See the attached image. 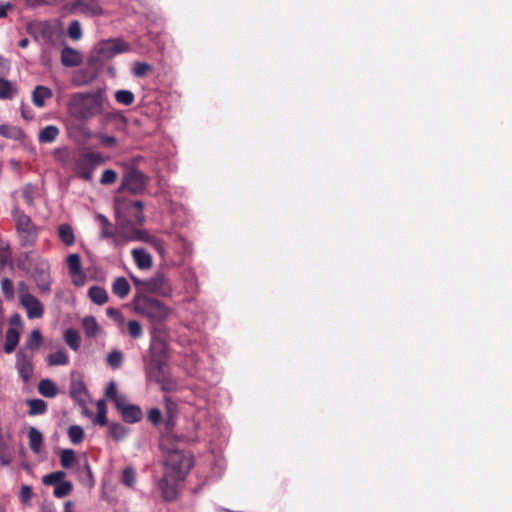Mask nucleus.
Wrapping results in <instances>:
<instances>
[{
	"mask_svg": "<svg viewBox=\"0 0 512 512\" xmlns=\"http://www.w3.org/2000/svg\"><path fill=\"white\" fill-rule=\"evenodd\" d=\"M43 338L41 332L37 329L32 330L29 337L25 343V349L31 350L30 353H33L34 350L38 349L42 344Z\"/></svg>",
	"mask_w": 512,
	"mask_h": 512,
	"instance_id": "obj_37",
	"label": "nucleus"
},
{
	"mask_svg": "<svg viewBox=\"0 0 512 512\" xmlns=\"http://www.w3.org/2000/svg\"><path fill=\"white\" fill-rule=\"evenodd\" d=\"M29 438V447L34 453H39L42 443H43V435L42 433L36 429L35 427H30L28 431Z\"/></svg>",
	"mask_w": 512,
	"mask_h": 512,
	"instance_id": "obj_28",
	"label": "nucleus"
},
{
	"mask_svg": "<svg viewBox=\"0 0 512 512\" xmlns=\"http://www.w3.org/2000/svg\"><path fill=\"white\" fill-rule=\"evenodd\" d=\"M131 254L139 269L146 270L152 267V256L145 249L135 248Z\"/></svg>",
	"mask_w": 512,
	"mask_h": 512,
	"instance_id": "obj_16",
	"label": "nucleus"
},
{
	"mask_svg": "<svg viewBox=\"0 0 512 512\" xmlns=\"http://www.w3.org/2000/svg\"><path fill=\"white\" fill-rule=\"evenodd\" d=\"M112 292L121 299L128 296L130 292V284L125 277H118L112 284Z\"/></svg>",
	"mask_w": 512,
	"mask_h": 512,
	"instance_id": "obj_26",
	"label": "nucleus"
},
{
	"mask_svg": "<svg viewBox=\"0 0 512 512\" xmlns=\"http://www.w3.org/2000/svg\"><path fill=\"white\" fill-rule=\"evenodd\" d=\"M33 194H34V188L31 184H27L22 189V195L27 203V205L31 206L33 205Z\"/></svg>",
	"mask_w": 512,
	"mask_h": 512,
	"instance_id": "obj_53",
	"label": "nucleus"
},
{
	"mask_svg": "<svg viewBox=\"0 0 512 512\" xmlns=\"http://www.w3.org/2000/svg\"><path fill=\"white\" fill-rule=\"evenodd\" d=\"M39 393L48 398H53L58 394L56 384L50 379H42L38 384Z\"/></svg>",
	"mask_w": 512,
	"mask_h": 512,
	"instance_id": "obj_29",
	"label": "nucleus"
},
{
	"mask_svg": "<svg viewBox=\"0 0 512 512\" xmlns=\"http://www.w3.org/2000/svg\"><path fill=\"white\" fill-rule=\"evenodd\" d=\"M33 353L20 349L16 353V370L24 383H28L33 374Z\"/></svg>",
	"mask_w": 512,
	"mask_h": 512,
	"instance_id": "obj_11",
	"label": "nucleus"
},
{
	"mask_svg": "<svg viewBox=\"0 0 512 512\" xmlns=\"http://www.w3.org/2000/svg\"><path fill=\"white\" fill-rule=\"evenodd\" d=\"M0 135L12 140H22L25 137L21 128L7 124L0 125Z\"/></svg>",
	"mask_w": 512,
	"mask_h": 512,
	"instance_id": "obj_25",
	"label": "nucleus"
},
{
	"mask_svg": "<svg viewBox=\"0 0 512 512\" xmlns=\"http://www.w3.org/2000/svg\"><path fill=\"white\" fill-rule=\"evenodd\" d=\"M181 481L176 477L172 478L163 473L162 478L158 482V489L164 501L172 502L177 498L178 487Z\"/></svg>",
	"mask_w": 512,
	"mask_h": 512,
	"instance_id": "obj_13",
	"label": "nucleus"
},
{
	"mask_svg": "<svg viewBox=\"0 0 512 512\" xmlns=\"http://www.w3.org/2000/svg\"><path fill=\"white\" fill-rule=\"evenodd\" d=\"M17 94V88L14 83L4 78V74L0 72V99L8 100L14 98Z\"/></svg>",
	"mask_w": 512,
	"mask_h": 512,
	"instance_id": "obj_21",
	"label": "nucleus"
},
{
	"mask_svg": "<svg viewBox=\"0 0 512 512\" xmlns=\"http://www.w3.org/2000/svg\"><path fill=\"white\" fill-rule=\"evenodd\" d=\"M105 95L101 89L92 92H76L67 104L69 115L81 122H87L104 111Z\"/></svg>",
	"mask_w": 512,
	"mask_h": 512,
	"instance_id": "obj_1",
	"label": "nucleus"
},
{
	"mask_svg": "<svg viewBox=\"0 0 512 512\" xmlns=\"http://www.w3.org/2000/svg\"><path fill=\"white\" fill-rule=\"evenodd\" d=\"M82 327L86 336L89 338H95L99 332V325L93 316L84 317Z\"/></svg>",
	"mask_w": 512,
	"mask_h": 512,
	"instance_id": "obj_34",
	"label": "nucleus"
},
{
	"mask_svg": "<svg viewBox=\"0 0 512 512\" xmlns=\"http://www.w3.org/2000/svg\"><path fill=\"white\" fill-rule=\"evenodd\" d=\"M22 257L33 266L32 275L39 290L42 293H50L52 279L49 261L38 255L34 256L31 252L24 253Z\"/></svg>",
	"mask_w": 512,
	"mask_h": 512,
	"instance_id": "obj_6",
	"label": "nucleus"
},
{
	"mask_svg": "<svg viewBox=\"0 0 512 512\" xmlns=\"http://www.w3.org/2000/svg\"><path fill=\"white\" fill-rule=\"evenodd\" d=\"M72 490L73 485L70 481H62L56 485L53 494L56 498H63L70 495Z\"/></svg>",
	"mask_w": 512,
	"mask_h": 512,
	"instance_id": "obj_44",
	"label": "nucleus"
},
{
	"mask_svg": "<svg viewBox=\"0 0 512 512\" xmlns=\"http://www.w3.org/2000/svg\"><path fill=\"white\" fill-rule=\"evenodd\" d=\"M96 66H79L71 76V82L74 86L80 87L92 83L98 77Z\"/></svg>",
	"mask_w": 512,
	"mask_h": 512,
	"instance_id": "obj_14",
	"label": "nucleus"
},
{
	"mask_svg": "<svg viewBox=\"0 0 512 512\" xmlns=\"http://www.w3.org/2000/svg\"><path fill=\"white\" fill-rule=\"evenodd\" d=\"M74 279H73V283L80 287V286H83L85 281H86V276L83 272H80V274H76L74 275Z\"/></svg>",
	"mask_w": 512,
	"mask_h": 512,
	"instance_id": "obj_62",
	"label": "nucleus"
},
{
	"mask_svg": "<svg viewBox=\"0 0 512 512\" xmlns=\"http://www.w3.org/2000/svg\"><path fill=\"white\" fill-rule=\"evenodd\" d=\"M120 413L123 417V420L127 423L139 422L143 417L141 408L134 404H129L127 407L123 408Z\"/></svg>",
	"mask_w": 512,
	"mask_h": 512,
	"instance_id": "obj_18",
	"label": "nucleus"
},
{
	"mask_svg": "<svg viewBox=\"0 0 512 512\" xmlns=\"http://www.w3.org/2000/svg\"><path fill=\"white\" fill-rule=\"evenodd\" d=\"M105 158L98 152H86L76 161V170L80 178L91 181L95 167L104 163Z\"/></svg>",
	"mask_w": 512,
	"mask_h": 512,
	"instance_id": "obj_8",
	"label": "nucleus"
},
{
	"mask_svg": "<svg viewBox=\"0 0 512 512\" xmlns=\"http://www.w3.org/2000/svg\"><path fill=\"white\" fill-rule=\"evenodd\" d=\"M58 236L66 246H72L75 242L73 229L67 223L61 224L58 227Z\"/></svg>",
	"mask_w": 512,
	"mask_h": 512,
	"instance_id": "obj_32",
	"label": "nucleus"
},
{
	"mask_svg": "<svg viewBox=\"0 0 512 512\" xmlns=\"http://www.w3.org/2000/svg\"><path fill=\"white\" fill-rule=\"evenodd\" d=\"M52 91L50 88L42 85H38L32 92V102L36 107H43L45 100L52 97Z\"/></svg>",
	"mask_w": 512,
	"mask_h": 512,
	"instance_id": "obj_17",
	"label": "nucleus"
},
{
	"mask_svg": "<svg viewBox=\"0 0 512 512\" xmlns=\"http://www.w3.org/2000/svg\"><path fill=\"white\" fill-rule=\"evenodd\" d=\"M118 227L121 231V233L126 237L127 240H143L144 239V232L137 230L132 227V225L129 222L121 221L118 224Z\"/></svg>",
	"mask_w": 512,
	"mask_h": 512,
	"instance_id": "obj_23",
	"label": "nucleus"
},
{
	"mask_svg": "<svg viewBox=\"0 0 512 512\" xmlns=\"http://www.w3.org/2000/svg\"><path fill=\"white\" fill-rule=\"evenodd\" d=\"M99 140L101 145L107 148L114 147L117 144V139L114 136L99 135Z\"/></svg>",
	"mask_w": 512,
	"mask_h": 512,
	"instance_id": "obj_55",
	"label": "nucleus"
},
{
	"mask_svg": "<svg viewBox=\"0 0 512 512\" xmlns=\"http://www.w3.org/2000/svg\"><path fill=\"white\" fill-rule=\"evenodd\" d=\"M132 302L135 312L145 316L152 323H161L170 314V309L163 302L148 295L135 293Z\"/></svg>",
	"mask_w": 512,
	"mask_h": 512,
	"instance_id": "obj_2",
	"label": "nucleus"
},
{
	"mask_svg": "<svg viewBox=\"0 0 512 512\" xmlns=\"http://www.w3.org/2000/svg\"><path fill=\"white\" fill-rule=\"evenodd\" d=\"M106 313L109 317L115 319V320H119L122 318V315L121 313L119 312V310L113 308V307H109L107 308L106 310Z\"/></svg>",
	"mask_w": 512,
	"mask_h": 512,
	"instance_id": "obj_63",
	"label": "nucleus"
},
{
	"mask_svg": "<svg viewBox=\"0 0 512 512\" xmlns=\"http://www.w3.org/2000/svg\"><path fill=\"white\" fill-rule=\"evenodd\" d=\"M70 396L79 403H85L87 390L81 380H72L70 384Z\"/></svg>",
	"mask_w": 512,
	"mask_h": 512,
	"instance_id": "obj_20",
	"label": "nucleus"
},
{
	"mask_svg": "<svg viewBox=\"0 0 512 512\" xmlns=\"http://www.w3.org/2000/svg\"><path fill=\"white\" fill-rule=\"evenodd\" d=\"M117 173L112 169H107L103 171L102 177L100 179L101 184L109 185L116 181Z\"/></svg>",
	"mask_w": 512,
	"mask_h": 512,
	"instance_id": "obj_52",
	"label": "nucleus"
},
{
	"mask_svg": "<svg viewBox=\"0 0 512 512\" xmlns=\"http://www.w3.org/2000/svg\"><path fill=\"white\" fill-rule=\"evenodd\" d=\"M151 69V66H134L132 70V74L135 77L141 78L144 77Z\"/></svg>",
	"mask_w": 512,
	"mask_h": 512,
	"instance_id": "obj_59",
	"label": "nucleus"
},
{
	"mask_svg": "<svg viewBox=\"0 0 512 512\" xmlns=\"http://www.w3.org/2000/svg\"><path fill=\"white\" fill-rule=\"evenodd\" d=\"M148 181L149 178L144 173L135 168H129L122 177L119 191L127 190L131 194H141L145 190Z\"/></svg>",
	"mask_w": 512,
	"mask_h": 512,
	"instance_id": "obj_10",
	"label": "nucleus"
},
{
	"mask_svg": "<svg viewBox=\"0 0 512 512\" xmlns=\"http://www.w3.org/2000/svg\"><path fill=\"white\" fill-rule=\"evenodd\" d=\"M161 418H162V413L161 411L158 409V408H152L149 410L148 412V420L153 424V425H158L161 421Z\"/></svg>",
	"mask_w": 512,
	"mask_h": 512,
	"instance_id": "obj_54",
	"label": "nucleus"
},
{
	"mask_svg": "<svg viewBox=\"0 0 512 512\" xmlns=\"http://www.w3.org/2000/svg\"><path fill=\"white\" fill-rule=\"evenodd\" d=\"M78 473L82 483L87 484L89 486L94 485L95 480L86 456L83 457L82 463L78 462Z\"/></svg>",
	"mask_w": 512,
	"mask_h": 512,
	"instance_id": "obj_19",
	"label": "nucleus"
},
{
	"mask_svg": "<svg viewBox=\"0 0 512 512\" xmlns=\"http://www.w3.org/2000/svg\"><path fill=\"white\" fill-rule=\"evenodd\" d=\"M149 374L157 383L164 385L166 375L164 371V364L160 360L152 361ZM162 388L165 389V386H162Z\"/></svg>",
	"mask_w": 512,
	"mask_h": 512,
	"instance_id": "obj_24",
	"label": "nucleus"
},
{
	"mask_svg": "<svg viewBox=\"0 0 512 512\" xmlns=\"http://www.w3.org/2000/svg\"><path fill=\"white\" fill-rule=\"evenodd\" d=\"M1 290H2L3 295L6 298H8V299L13 298V295H14L13 283H12V281L9 278H3L2 279V281H1Z\"/></svg>",
	"mask_w": 512,
	"mask_h": 512,
	"instance_id": "obj_51",
	"label": "nucleus"
},
{
	"mask_svg": "<svg viewBox=\"0 0 512 512\" xmlns=\"http://www.w3.org/2000/svg\"><path fill=\"white\" fill-rule=\"evenodd\" d=\"M11 215L15 222V229L20 247H34L38 240L40 227L36 226L32 219L18 207L13 208Z\"/></svg>",
	"mask_w": 512,
	"mask_h": 512,
	"instance_id": "obj_3",
	"label": "nucleus"
},
{
	"mask_svg": "<svg viewBox=\"0 0 512 512\" xmlns=\"http://www.w3.org/2000/svg\"><path fill=\"white\" fill-rule=\"evenodd\" d=\"M97 219L102 225L100 237L102 239L114 237L113 226H112L111 222L108 220V218L106 216H104L103 214H98Z\"/></svg>",
	"mask_w": 512,
	"mask_h": 512,
	"instance_id": "obj_39",
	"label": "nucleus"
},
{
	"mask_svg": "<svg viewBox=\"0 0 512 512\" xmlns=\"http://www.w3.org/2000/svg\"><path fill=\"white\" fill-rule=\"evenodd\" d=\"M64 340L66 344L73 350L78 351L80 348L79 332L73 328H69L64 332Z\"/></svg>",
	"mask_w": 512,
	"mask_h": 512,
	"instance_id": "obj_36",
	"label": "nucleus"
},
{
	"mask_svg": "<svg viewBox=\"0 0 512 512\" xmlns=\"http://www.w3.org/2000/svg\"><path fill=\"white\" fill-rule=\"evenodd\" d=\"M59 135V129L55 125H48L40 130L38 139L40 143H51Z\"/></svg>",
	"mask_w": 512,
	"mask_h": 512,
	"instance_id": "obj_33",
	"label": "nucleus"
},
{
	"mask_svg": "<svg viewBox=\"0 0 512 512\" xmlns=\"http://www.w3.org/2000/svg\"><path fill=\"white\" fill-rule=\"evenodd\" d=\"M29 33L37 40L43 43H54L59 36L57 24L51 21H34L28 25Z\"/></svg>",
	"mask_w": 512,
	"mask_h": 512,
	"instance_id": "obj_9",
	"label": "nucleus"
},
{
	"mask_svg": "<svg viewBox=\"0 0 512 512\" xmlns=\"http://www.w3.org/2000/svg\"><path fill=\"white\" fill-rule=\"evenodd\" d=\"M42 482L44 485H58L59 484L51 473L45 475L42 479Z\"/></svg>",
	"mask_w": 512,
	"mask_h": 512,
	"instance_id": "obj_64",
	"label": "nucleus"
},
{
	"mask_svg": "<svg viewBox=\"0 0 512 512\" xmlns=\"http://www.w3.org/2000/svg\"><path fill=\"white\" fill-rule=\"evenodd\" d=\"M26 404L29 406L28 414L30 416L42 415L48 409L47 403L42 399H27Z\"/></svg>",
	"mask_w": 512,
	"mask_h": 512,
	"instance_id": "obj_31",
	"label": "nucleus"
},
{
	"mask_svg": "<svg viewBox=\"0 0 512 512\" xmlns=\"http://www.w3.org/2000/svg\"><path fill=\"white\" fill-rule=\"evenodd\" d=\"M116 409L121 412L123 408L127 407L129 403L127 402L126 396L123 394H119L114 400H113Z\"/></svg>",
	"mask_w": 512,
	"mask_h": 512,
	"instance_id": "obj_58",
	"label": "nucleus"
},
{
	"mask_svg": "<svg viewBox=\"0 0 512 512\" xmlns=\"http://www.w3.org/2000/svg\"><path fill=\"white\" fill-rule=\"evenodd\" d=\"M70 11L90 17L100 16L104 13L98 0H74L70 3Z\"/></svg>",
	"mask_w": 512,
	"mask_h": 512,
	"instance_id": "obj_12",
	"label": "nucleus"
},
{
	"mask_svg": "<svg viewBox=\"0 0 512 512\" xmlns=\"http://www.w3.org/2000/svg\"><path fill=\"white\" fill-rule=\"evenodd\" d=\"M18 294H19L20 301L22 299H24L26 297V295H32L29 292V286L23 281L18 283Z\"/></svg>",
	"mask_w": 512,
	"mask_h": 512,
	"instance_id": "obj_60",
	"label": "nucleus"
},
{
	"mask_svg": "<svg viewBox=\"0 0 512 512\" xmlns=\"http://www.w3.org/2000/svg\"><path fill=\"white\" fill-rule=\"evenodd\" d=\"M47 363L50 366L67 365L69 363L68 354L64 349H60L48 355Z\"/></svg>",
	"mask_w": 512,
	"mask_h": 512,
	"instance_id": "obj_35",
	"label": "nucleus"
},
{
	"mask_svg": "<svg viewBox=\"0 0 512 512\" xmlns=\"http://www.w3.org/2000/svg\"><path fill=\"white\" fill-rule=\"evenodd\" d=\"M20 339V333L13 327H10L6 331V340L4 344V352L6 354H11L17 347Z\"/></svg>",
	"mask_w": 512,
	"mask_h": 512,
	"instance_id": "obj_22",
	"label": "nucleus"
},
{
	"mask_svg": "<svg viewBox=\"0 0 512 512\" xmlns=\"http://www.w3.org/2000/svg\"><path fill=\"white\" fill-rule=\"evenodd\" d=\"M20 304L26 309L29 319H38L43 316V305L34 295H26Z\"/></svg>",
	"mask_w": 512,
	"mask_h": 512,
	"instance_id": "obj_15",
	"label": "nucleus"
},
{
	"mask_svg": "<svg viewBox=\"0 0 512 512\" xmlns=\"http://www.w3.org/2000/svg\"><path fill=\"white\" fill-rule=\"evenodd\" d=\"M9 324L11 326L22 327V318L20 314L15 313L9 318Z\"/></svg>",
	"mask_w": 512,
	"mask_h": 512,
	"instance_id": "obj_61",
	"label": "nucleus"
},
{
	"mask_svg": "<svg viewBox=\"0 0 512 512\" xmlns=\"http://www.w3.org/2000/svg\"><path fill=\"white\" fill-rule=\"evenodd\" d=\"M121 481L125 486L132 488L136 482L135 470L130 466L126 467L123 470Z\"/></svg>",
	"mask_w": 512,
	"mask_h": 512,
	"instance_id": "obj_47",
	"label": "nucleus"
},
{
	"mask_svg": "<svg viewBox=\"0 0 512 512\" xmlns=\"http://www.w3.org/2000/svg\"><path fill=\"white\" fill-rule=\"evenodd\" d=\"M115 100L121 105L130 106L134 103L135 96L130 90H117Z\"/></svg>",
	"mask_w": 512,
	"mask_h": 512,
	"instance_id": "obj_41",
	"label": "nucleus"
},
{
	"mask_svg": "<svg viewBox=\"0 0 512 512\" xmlns=\"http://www.w3.org/2000/svg\"><path fill=\"white\" fill-rule=\"evenodd\" d=\"M61 466L65 469L71 468L76 463V455L72 449H64L60 454Z\"/></svg>",
	"mask_w": 512,
	"mask_h": 512,
	"instance_id": "obj_40",
	"label": "nucleus"
},
{
	"mask_svg": "<svg viewBox=\"0 0 512 512\" xmlns=\"http://www.w3.org/2000/svg\"><path fill=\"white\" fill-rule=\"evenodd\" d=\"M193 466V460L189 453L182 451H172L168 454V457L164 465V474L170 477H176L180 480H184L190 469Z\"/></svg>",
	"mask_w": 512,
	"mask_h": 512,
	"instance_id": "obj_7",
	"label": "nucleus"
},
{
	"mask_svg": "<svg viewBox=\"0 0 512 512\" xmlns=\"http://www.w3.org/2000/svg\"><path fill=\"white\" fill-rule=\"evenodd\" d=\"M81 54L73 48L65 47L61 52V64H81Z\"/></svg>",
	"mask_w": 512,
	"mask_h": 512,
	"instance_id": "obj_30",
	"label": "nucleus"
},
{
	"mask_svg": "<svg viewBox=\"0 0 512 512\" xmlns=\"http://www.w3.org/2000/svg\"><path fill=\"white\" fill-rule=\"evenodd\" d=\"M107 363L113 368H119L123 363V354L119 350H113L107 355Z\"/></svg>",
	"mask_w": 512,
	"mask_h": 512,
	"instance_id": "obj_46",
	"label": "nucleus"
},
{
	"mask_svg": "<svg viewBox=\"0 0 512 512\" xmlns=\"http://www.w3.org/2000/svg\"><path fill=\"white\" fill-rule=\"evenodd\" d=\"M127 330H128L129 335L133 339H138V338L142 337V335H143L142 325L137 320L128 321Z\"/></svg>",
	"mask_w": 512,
	"mask_h": 512,
	"instance_id": "obj_49",
	"label": "nucleus"
},
{
	"mask_svg": "<svg viewBox=\"0 0 512 512\" xmlns=\"http://www.w3.org/2000/svg\"><path fill=\"white\" fill-rule=\"evenodd\" d=\"M68 436L73 444H79L84 438V430L81 426L72 425L68 429Z\"/></svg>",
	"mask_w": 512,
	"mask_h": 512,
	"instance_id": "obj_45",
	"label": "nucleus"
},
{
	"mask_svg": "<svg viewBox=\"0 0 512 512\" xmlns=\"http://www.w3.org/2000/svg\"><path fill=\"white\" fill-rule=\"evenodd\" d=\"M88 296L91 301L97 305H103L108 301L107 291L100 286H92L88 291Z\"/></svg>",
	"mask_w": 512,
	"mask_h": 512,
	"instance_id": "obj_27",
	"label": "nucleus"
},
{
	"mask_svg": "<svg viewBox=\"0 0 512 512\" xmlns=\"http://www.w3.org/2000/svg\"><path fill=\"white\" fill-rule=\"evenodd\" d=\"M67 35L69 36V38H71L74 41L81 39L82 28H81V24L79 21L73 20L69 24L68 29H67Z\"/></svg>",
	"mask_w": 512,
	"mask_h": 512,
	"instance_id": "obj_48",
	"label": "nucleus"
},
{
	"mask_svg": "<svg viewBox=\"0 0 512 512\" xmlns=\"http://www.w3.org/2000/svg\"><path fill=\"white\" fill-rule=\"evenodd\" d=\"M32 488L30 486L24 485L21 487L20 490V500L23 503H28L30 499L32 498Z\"/></svg>",
	"mask_w": 512,
	"mask_h": 512,
	"instance_id": "obj_57",
	"label": "nucleus"
},
{
	"mask_svg": "<svg viewBox=\"0 0 512 512\" xmlns=\"http://www.w3.org/2000/svg\"><path fill=\"white\" fill-rule=\"evenodd\" d=\"M108 432L114 440L120 441L128 434V429L120 423H110Z\"/></svg>",
	"mask_w": 512,
	"mask_h": 512,
	"instance_id": "obj_38",
	"label": "nucleus"
},
{
	"mask_svg": "<svg viewBox=\"0 0 512 512\" xmlns=\"http://www.w3.org/2000/svg\"><path fill=\"white\" fill-rule=\"evenodd\" d=\"M107 408L106 403L104 400H99L97 402V416L94 420L95 424H98L100 426L107 425Z\"/></svg>",
	"mask_w": 512,
	"mask_h": 512,
	"instance_id": "obj_42",
	"label": "nucleus"
},
{
	"mask_svg": "<svg viewBox=\"0 0 512 512\" xmlns=\"http://www.w3.org/2000/svg\"><path fill=\"white\" fill-rule=\"evenodd\" d=\"M118 395L117 384L116 382L111 381L105 390V396L113 401Z\"/></svg>",
	"mask_w": 512,
	"mask_h": 512,
	"instance_id": "obj_56",
	"label": "nucleus"
},
{
	"mask_svg": "<svg viewBox=\"0 0 512 512\" xmlns=\"http://www.w3.org/2000/svg\"><path fill=\"white\" fill-rule=\"evenodd\" d=\"M130 278L136 288V293H141L142 295L155 293L161 296H169L172 292V287L162 272H156L146 280H141L133 275Z\"/></svg>",
	"mask_w": 512,
	"mask_h": 512,
	"instance_id": "obj_5",
	"label": "nucleus"
},
{
	"mask_svg": "<svg viewBox=\"0 0 512 512\" xmlns=\"http://www.w3.org/2000/svg\"><path fill=\"white\" fill-rule=\"evenodd\" d=\"M53 155L55 160L63 165H66L70 162V153L66 147L55 149Z\"/></svg>",
	"mask_w": 512,
	"mask_h": 512,
	"instance_id": "obj_50",
	"label": "nucleus"
},
{
	"mask_svg": "<svg viewBox=\"0 0 512 512\" xmlns=\"http://www.w3.org/2000/svg\"><path fill=\"white\" fill-rule=\"evenodd\" d=\"M130 49V44L120 38L100 41L95 45L88 64H101L118 54L130 51Z\"/></svg>",
	"mask_w": 512,
	"mask_h": 512,
	"instance_id": "obj_4",
	"label": "nucleus"
},
{
	"mask_svg": "<svg viewBox=\"0 0 512 512\" xmlns=\"http://www.w3.org/2000/svg\"><path fill=\"white\" fill-rule=\"evenodd\" d=\"M67 264L72 275L82 272L81 258L78 254H70L67 257Z\"/></svg>",
	"mask_w": 512,
	"mask_h": 512,
	"instance_id": "obj_43",
	"label": "nucleus"
}]
</instances>
